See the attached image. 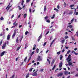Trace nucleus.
<instances>
[{"label": "nucleus", "mask_w": 78, "mask_h": 78, "mask_svg": "<svg viewBox=\"0 0 78 78\" xmlns=\"http://www.w3.org/2000/svg\"><path fill=\"white\" fill-rule=\"evenodd\" d=\"M71 55L70 54L68 56L67 58L66 59L67 61H68V65L69 66H73V65H72V62H70L71 61V60H72V59L70 58L71 57L70 56Z\"/></svg>", "instance_id": "nucleus-1"}, {"label": "nucleus", "mask_w": 78, "mask_h": 78, "mask_svg": "<svg viewBox=\"0 0 78 78\" xmlns=\"http://www.w3.org/2000/svg\"><path fill=\"white\" fill-rule=\"evenodd\" d=\"M42 60V57L38 55V57L37 59V61H41Z\"/></svg>", "instance_id": "nucleus-2"}, {"label": "nucleus", "mask_w": 78, "mask_h": 78, "mask_svg": "<svg viewBox=\"0 0 78 78\" xmlns=\"http://www.w3.org/2000/svg\"><path fill=\"white\" fill-rule=\"evenodd\" d=\"M16 30H14L13 34H12V37L13 38H14V37H15V36H16Z\"/></svg>", "instance_id": "nucleus-3"}, {"label": "nucleus", "mask_w": 78, "mask_h": 78, "mask_svg": "<svg viewBox=\"0 0 78 78\" xmlns=\"http://www.w3.org/2000/svg\"><path fill=\"white\" fill-rule=\"evenodd\" d=\"M63 75V73H59V74H58L57 75V76H58V77H59V76H62V75Z\"/></svg>", "instance_id": "nucleus-4"}, {"label": "nucleus", "mask_w": 78, "mask_h": 78, "mask_svg": "<svg viewBox=\"0 0 78 78\" xmlns=\"http://www.w3.org/2000/svg\"><path fill=\"white\" fill-rule=\"evenodd\" d=\"M42 34H41L38 37V39L37 40L38 42H39V41L41 40V39L42 38Z\"/></svg>", "instance_id": "nucleus-5"}, {"label": "nucleus", "mask_w": 78, "mask_h": 78, "mask_svg": "<svg viewBox=\"0 0 78 78\" xmlns=\"http://www.w3.org/2000/svg\"><path fill=\"white\" fill-rule=\"evenodd\" d=\"M33 76H37V73H36V72H34L33 74H32Z\"/></svg>", "instance_id": "nucleus-6"}, {"label": "nucleus", "mask_w": 78, "mask_h": 78, "mask_svg": "<svg viewBox=\"0 0 78 78\" xmlns=\"http://www.w3.org/2000/svg\"><path fill=\"white\" fill-rule=\"evenodd\" d=\"M62 62H61L59 65V68H61L62 67Z\"/></svg>", "instance_id": "nucleus-7"}, {"label": "nucleus", "mask_w": 78, "mask_h": 78, "mask_svg": "<svg viewBox=\"0 0 78 78\" xmlns=\"http://www.w3.org/2000/svg\"><path fill=\"white\" fill-rule=\"evenodd\" d=\"M5 53H6V51H4L3 52H2L1 53V56H3V55H4V54H5Z\"/></svg>", "instance_id": "nucleus-8"}, {"label": "nucleus", "mask_w": 78, "mask_h": 78, "mask_svg": "<svg viewBox=\"0 0 78 78\" xmlns=\"http://www.w3.org/2000/svg\"><path fill=\"white\" fill-rule=\"evenodd\" d=\"M54 62H55V60L53 59L51 63V66H53V65Z\"/></svg>", "instance_id": "nucleus-9"}, {"label": "nucleus", "mask_w": 78, "mask_h": 78, "mask_svg": "<svg viewBox=\"0 0 78 78\" xmlns=\"http://www.w3.org/2000/svg\"><path fill=\"white\" fill-rule=\"evenodd\" d=\"M67 28H72L73 27V26L70 25H68L67 27Z\"/></svg>", "instance_id": "nucleus-10"}, {"label": "nucleus", "mask_w": 78, "mask_h": 78, "mask_svg": "<svg viewBox=\"0 0 78 78\" xmlns=\"http://www.w3.org/2000/svg\"><path fill=\"white\" fill-rule=\"evenodd\" d=\"M10 35L9 34L8 35L7 37V40H9V39H10Z\"/></svg>", "instance_id": "nucleus-11"}, {"label": "nucleus", "mask_w": 78, "mask_h": 78, "mask_svg": "<svg viewBox=\"0 0 78 78\" xmlns=\"http://www.w3.org/2000/svg\"><path fill=\"white\" fill-rule=\"evenodd\" d=\"M16 23V21H15V23H13V25H14V26H15V27H16V25H18V23Z\"/></svg>", "instance_id": "nucleus-12"}, {"label": "nucleus", "mask_w": 78, "mask_h": 78, "mask_svg": "<svg viewBox=\"0 0 78 78\" xmlns=\"http://www.w3.org/2000/svg\"><path fill=\"white\" fill-rule=\"evenodd\" d=\"M68 74V72L67 71H66L64 72V75H67Z\"/></svg>", "instance_id": "nucleus-13"}, {"label": "nucleus", "mask_w": 78, "mask_h": 78, "mask_svg": "<svg viewBox=\"0 0 78 78\" xmlns=\"http://www.w3.org/2000/svg\"><path fill=\"white\" fill-rule=\"evenodd\" d=\"M65 42V39H64L63 40H62L61 41V42H62V44H64Z\"/></svg>", "instance_id": "nucleus-14"}, {"label": "nucleus", "mask_w": 78, "mask_h": 78, "mask_svg": "<svg viewBox=\"0 0 78 78\" xmlns=\"http://www.w3.org/2000/svg\"><path fill=\"white\" fill-rule=\"evenodd\" d=\"M55 41V40H53L52 42H51V44L50 45V47H51V46L52 44H53V42H54Z\"/></svg>", "instance_id": "nucleus-15"}, {"label": "nucleus", "mask_w": 78, "mask_h": 78, "mask_svg": "<svg viewBox=\"0 0 78 78\" xmlns=\"http://www.w3.org/2000/svg\"><path fill=\"white\" fill-rule=\"evenodd\" d=\"M16 43H18V42H19V39H18V37H17L16 38Z\"/></svg>", "instance_id": "nucleus-16"}, {"label": "nucleus", "mask_w": 78, "mask_h": 78, "mask_svg": "<svg viewBox=\"0 0 78 78\" xmlns=\"http://www.w3.org/2000/svg\"><path fill=\"white\" fill-rule=\"evenodd\" d=\"M27 13H25V14H24L23 16L24 18H26L27 17Z\"/></svg>", "instance_id": "nucleus-17"}, {"label": "nucleus", "mask_w": 78, "mask_h": 78, "mask_svg": "<svg viewBox=\"0 0 78 78\" xmlns=\"http://www.w3.org/2000/svg\"><path fill=\"white\" fill-rule=\"evenodd\" d=\"M44 12H45V11H46V6H44Z\"/></svg>", "instance_id": "nucleus-18"}, {"label": "nucleus", "mask_w": 78, "mask_h": 78, "mask_svg": "<svg viewBox=\"0 0 78 78\" xmlns=\"http://www.w3.org/2000/svg\"><path fill=\"white\" fill-rule=\"evenodd\" d=\"M23 3H24V0H22L21 3V5L22 6H23Z\"/></svg>", "instance_id": "nucleus-19"}, {"label": "nucleus", "mask_w": 78, "mask_h": 78, "mask_svg": "<svg viewBox=\"0 0 78 78\" xmlns=\"http://www.w3.org/2000/svg\"><path fill=\"white\" fill-rule=\"evenodd\" d=\"M55 15L54 14L52 16V17H51V19H54V18H55Z\"/></svg>", "instance_id": "nucleus-20"}, {"label": "nucleus", "mask_w": 78, "mask_h": 78, "mask_svg": "<svg viewBox=\"0 0 78 78\" xmlns=\"http://www.w3.org/2000/svg\"><path fill=\"white\" fill-rule=\"evenodd\" d=\"M54 10H55V11H56L57 12H58V10L56 8H54Z\"/></svg>", "instance_id": "nucleus-21"}, {"label": "nucleus", "mask_w": 78, "mask_h": 78, "mask_svg": "<svg viewBox=\"0 0 78 78\" xmlns=\"http://www.w3.org/2000/svg\"><path fill=\"white\" fill-rule=\"evenodd\" d=\"M11 5V3H9V5H8V6L6 8V9H8V7H9V5Z\"/></svg>", "instance_id": "nucleus-22"}, {"label": "nucleus", "mask_w": 78, "mask_h": 78, "mask_svg": "<svg viewBox=\"0 0 78 78\" xmlns=\"http://www.w3.org/2000/svg\"><path fill=\"white\" fill-rule=\"evenodd\" d=\"M47 19H48V16H46L44 17L45 20H47Z\"/></svg>", "instance_id": "nucleus-23"}, {"label": "nucleus", "mask_w": 78, "mask_h": 78, "mask_svg": "<svg viewBox=\"0 0 78 78\" xmlns=\"http://www.w3.org/2000/svg\"><path fill=\"white\" fill-rule=\"evenodd\" d=\"M61 53V51H59V52H57V55H60V54H61V53Z\"/></svg>", "instance_id": "nucleus-24"}, {"label": "nucleus", "mask_w": 78, "mask_h": 78, "mask_svg": "<svg viewBox=\"0 0 78 78\" xmlns=\"http://www.w3.org/2000/svg\"><path fill=\"white\" fill-rule=\"evenodd\" d=\"M29 75H30V74H29V73L27 74V75L26 76V78H28V77H29Z\"/></svg>", "instance_id": "nucleus-25"}, {"label": "nucleus", "mask_w": 78, "mask_h": 78, "mask_svg": "<svg viewBox=\"0 0 78 78\" xmlns=\"http://www.w3.org/2000/svg\"><path fill=\"white\" fill-rule=\"evenodd\" d=\"M36 51L37 53H39V49L38 48L37 49Z\"/></svg>", "instance_id": "nucleus-26"}, {"label": "nucleus", "mask_w": 78, "mask_h": 78, "mask_svg": "<svg viewBox=\"0 0 78 78\" xmlns=\"http://www.w3.org/2000/svg\"><path fill=\"white\" fill-rule=\"evenodd\" d=\"M56 67V65H54V67L52 68V70H53L55 69V68Z\"/></svg>", "instance_id": "nucleus-27"}, {"label": "nucleus", "mask_w": 78, "mask_h": 78, "mask_svg": "<svg viewBox=\"0 0 78 78\" xmlns=\"http://www.w3.org/2000/svg\"><path fill=\"white\" fill-rule=\"evenodd\" d=\"M73 20H74V19H73L71 21V23H73Z\"/></svg>", "instance_id": "nucleus-28"}, {"label": "nucleus", "mask_w": 78, "mask_h": 78, "mask_svg": "<svg viewBox=\"0 0 78 78\" xmlns=\"http://www.w3.org/2000/svg\"><path fill=\"white\" fill-rule=\"evenodd\" d=\"M46 22H48V23H50V20L48 19L46 20Z\"/></svg>", "instance_id": "nucleus-29"}, {"label": "nucleus", "mask_w": 78, "mask_h": 78, "mask_svg": "<svg viewBox=\"0 0 78 78\" xmlns=\"http://www.w3.org/2000/svg\"><path fill=\"white\" fill-rule=\"evenodd\" d=\"M33 68H30V69H29V71L30 72H32V70H33Z\"/></svg>", "instance_id": "nucleus-30"}, {"label": "nucleus", "mask_w": 78, "mask_h": 78, "mask_svg": "<svg viewBox=\"0 0 78 78\" xmlns=\"http://www.w3.org/2000/svg\"><path fill=\"white\" fill-rule=\"evenodd\" d=\"M21 48V47L20 46V47H18V48H17L16 49V51H18V50H19L20 49V48Z\"/></svg>", "instance_id": "nucleus-31"}, {"label": "nucleus", "mask_w": 78, "mask_h": 78, "mask_svg": "<svg viewBox=\"0 0 78 78\" xmlns=\"http://www.w3.org/2000/svg\"><path fill=\"white\" fill-rule=\"evenodd\" d=\"M27 57L25 58V59L24 60V62H26V60H27Z\"/></svg>", "instance_id": "nucleus-32"}, {"label": "nucleus", "mask_w": 78, "mask_h": 78, "mask_svg": "<svg viewBox=\"0 0 78 78\" xmlns=\"http://www.w3.org/2000/svg\"><path fill=\"white\" fill-rule=\"evenodd\" d=\"M46 44H47V42H44V43L43 44V46L44 47H45V45H46Z\"/></svg>", "instance_id": "nucleus-33"}, {"label": "nucleus", "mask_w": 78, "mask_h": 78, "mask_svg": "<svg viewBox=\"0 0 78 78\" xmlns=\"http://www.w3.org/2000/svg\"><path fill=\"white\" fill-rule=\"evenodd\" d=\"M47 61H48L49 64H50V60H49V59H47Z\"/></svg>", "instance_id": "nucleus-34"}, {"label": "nucleus", "mask_w": 78, "mask_h": 78, "mask_svg": "<svg viewBox=\"0 0 78 78\" xmlns=\"http://www.w3.org/2000/svg\"><path fill=\"white\" fill-rule=\"evenodd\" d=\"M0 20H4V18H3V17H1L0 19Z\"/></svg>", "instance_id": "nucleus-35"}, {"label": "nucleus", "mask_w": 78, "mask_h": 78, "mask_svg": "<svg viewBox=\"0 0 78 78\" xmlns=\"http://www.w3.org/2000/svg\"><path fill=\"white\" fill-rule=\"evenodd\" d=\"M65 38L66 39H68V38H69V37L68 36H65Z\"/></svg>", "instance_id": "nucleus-36"}, {"label": "nucleus", "mask_w": 78, "mask_h": 78, "mask_svg": "<svg viewBox=\"0 0 78 78\" xmlns=\"http://www.w3.org/2000/svg\"><path fill=\"white\" fill-rule=\"evenodd\" d=\"M11 6H10L8 7V9H7L8 11V10H9V8H11Z\"/></svg>", "instance_id": "nucleus-37"}, {"label": "nucleus", "mask_w": 78, "mask_h": 78, "mask_svg": "<svg viewBox=\"0 0 78 78\" xmlns=\"http://www.w3.org/2000/svg\"><path fill=\"white\" fill-rule=\"evenodd\" d=\"M67 5V4L66 3L64 2V6L65 7H66Z\"/></svg>", "instance_id": "nucleus-38"}, {"label": "nucleus", "mask_w": 78, "mask_h": 78, "mask_svg": "<svg viewBox=\"0 0 78 78\" xmlns=\"http://www.w3.org/2000/svg\"><path fill=\"white\" fill-rule=\"evenodd\" d=\"M29 33V32H28V31H26V32H25V34L26 35H27V34H28V33Z\"/></svg>", "instance_id": "nucleus-39"}, {"label": "nucleus", "mask_w": 78, "mask_h": 78, "mask_svg": "<svg viewBox=\"0 0 78 78\" xmlns=\"http://www.w3.org/2000/svg\"><path fill=\"white\" fill-rule=\"evenodd\" d=\"M72 40H73V41H75V38H74V37H72Z\"/></svg>", "instance_id": "nucleus-40"}, {"label": "nucleus", "mask_w": 78, "mask_h": 78, "mask_svg": "<svg viewBox=\"0 0 78 78\" xmlns=\"http://www.w3.org/2000/svg\"><path fill=\"white\" fill-rule=\"evenodd\" d=\"M31 0H26V3H29V2H30Z\"/></svg>", "instance_id": "nucleus-41"}, {"label": "nucleus", "mask_w": 78, "mask_h": 78, "mask_svg": "<svg viewBox=\"0 0 78 78\" xmlns=\"http://www.w3.org/2000/svg\"><path fill=\"white\" fill-rule=\"evenodd\" d=\"M34 51H33L32 52L31 54V56H32V55H33V54H34Z\"/></svg>", "instance_id": "nucleus-42"}, {"label": "nucleus", "mask_w": 78, "mask_h": 78, "mask_svg": "<svg viewBox=\"0 0 78 78\" xmlns=\"http://www.w3.org/2000/svg\"><path fill=\"white\" fill-rule=\"evenodd\" d=\"M14 76H15V75H13L10 78H14Z\"/></svg>", "instance_id": "nucleus-43"}, {"label": "nucleus", "mask_w": 78, "mask_h": 78, "mask_svg": "<svg viewBox=\"0 0 78 78\" xmlns=\"http://www.w3.org/2000/svg\"><path fill=\"white\" fill-rule=\"evenodd\" d=\"M2 42H3V40H2L0 41V45H2Z\"/></svg>", "instance_id": "nucleus-44"}, {"label": "nucleus", "mask_w": 78, "mask_h": 78, "mask_svg": "<svg viewBox=\"0 0 78 78\" xmlns=\"http://www.w3.org/2000/svg\"><path fill=\"white\" fill-rule=\"evenodd\" d=\"M70 50H69V51H68L67 52V53L68 54H69V53H70Z\"/></svg>", "instance_id": "nucleus-45"}, {"label": "nucleus", "mask_w": 78, "mask_h": 78, "mask_svg": "<svg viewBox=\"0 0 78 78\" xmlns=\"http://www.w3.org/2000/svg\"><path fill=\"white\" fill-rule=\"evenodd\" d=\"M31 56H30V57H29V58L28 60V61H30V59H31Z\"/></svg>", "instance_id": "nucleus-46"}, {"label": "nucleus", "mask_w": 78, "mask_h": 78, "mask_svg": "<svg viewBox=\"0 0 78 78\" xmlns=\"http://www.w3.org/2000/svg\"><path fill=\"white\" fill-rule=\"evenodd\" d=\"M3 46L4 47H6V43H5L4 44H3Z\"/></svg>", "instance_id": "nucleus-47"}, {"label": "nucleus", "mask_w": 78, "mask_h": 78, "mask_svg": "<svg viewBox=\"0 0 78 78\" xmlns=\"http://www.w3.org/2000/svg\"><path fill=\"white\" fill-rule=\"evenodd\" d=\"M70 6L71 8H72V7H73V6H74V5H71Z\"/></svg>", "instance_id": "nucleus-48"}, {"label": "nucleus", "mask_w": 78, "mask_h": 78, "mask_svg": "<svg viewBox=\"0 0 78 78\" xmlns=\"http://www.w3.org/2000/svg\"><path fill=\"white\" fill-rule=\"evenodd\" d=\"M60 60H62V56H61L60 57Z\"/></svg>", "instance_id": "nucleus-49"}, {"label": "nucleus", "mask_w": 78, "mask_h": 78, "mask_svg": "<svg viewBox=\"0 0 78 78\" xmlns=\"http://www.w3.org/2000/svg\"><path fill=\"white\" fill-rule=\"evenodd\" d=\"M49 33V31H48L46 34V35H47Z\"/></svg>", "instance_id": "nucleus-50"}, {"label": "nucleus", "mask_w": 78, "mask_h": 78, "mask_svg": "<svg viewBox=\"0 0 78 78\" xmlns=\"http://www.w3.org/2000/svg\"><path fill=\"white\" fill-rule=\"evenodd\" d=\"M19 59V57H18V58H16V61H17V60Z\"/></svg>", "instance_id": "nucleus-51"}, {"label": "nucleus", "mask_w": 78, "mask_h": 78, "mask_svg": "<svg viewBox=\"0 0 78 78\" xmlns=\"http://www.w3.org/2000/svg\"><path fill=\"white\" fill-rule=\"evenodd\" d=\"M23 35H22L20 39L22 40V39H23Z\"/></svg>", "instance_id": "nucleus-52"}, {"label": "nucleus", "mask_w": 78, "mask_h": 78, "mask_svg": "<svg viewBox=\"0 0 78 78\" xmlns=\"http://www.w3.org/2000/svg\"><path fill=\"white\" fill-rule=\"evenodd\" d=\"M65 51V49H63V50L62 51V53H63V52H64V51Z\"/></svg>", "instance_id": "nucleus-53"}, {"label": "nucleus", "mask_w": 78, "mask_h": 78, "mask_svg": "<svg viewBox=\"0 0 78 78\" xmlns=\"http://www.w3.org/2000/svg\"><path fill=\"white\" fill-rule=\"evenodd\" d=\"M29 12H30V13H31V9H30Z\"/></svg>", "instance_id": "nucleus-54"}, {"label": "nucleus", "mask_w": 78, "mask_h": 78, "mask_svg": "<svg viewBox=\"0 0 78 78\" xmlns=\"http://www.w3.org/2000/svg\"><path fill=\"white\" fill-rule=\"evenodd\" d=\"M72 53H74V54H75V53H76L75 52V51H72Z\"/></svg>", "instance_id": "nucleus-55"}, {"label": "nucleus", "mask_w": 78, "mask_h": 78, "mask_svg": "<svg viewBox=\"0 0 78 78\" xmlns=\"http://www.w3.org/2000/svg\"><path fill=\"white\" fill-rule=\"evenodd\" d=\"M43 71H44V69H41L40 70L41 72H43Z\"/></svg>", "instance_id": "nucleus-56"}, {"label": "nucleus", "mask_w": 78, "mask_h": 78, "mask_svg": "<svg viewBox=\"0 0 78 78\" xmlns=\"http://www.w3.org/2000/svg\"><path fill=\"white\" fill-rule=\"evenodd\" d=\"M5 46H2V49H4V48H5Z\"/></svg>", "instance_id": "nucleus-57"}, {"label": "nucleus", "mask_w": 78, "mask_h": 78, "mask_svg": "<svg viewBox=\"0 0 78 78\" xmlns=\"http://www.w3.org/2000/svg\"><path fill=\"white\" fill-rule=\"evenodd\" d=\"M57 8L58 9H59V5H57Z\"/></svg>", "instance_id": "nucleus-58"}, {"label": "nucleus", "mask_w": 78, "mask_h": 78, "mask_svg": "<svg viewBox=\"0 0 78 78\" xmlns=\"http://www.w3.org/2000/svg\"><path fill=\"white\" fill-rule=\"evenodd\" d=\"M35 49H36V48H35V47H34L33 48V50H35Z\"/></svg>", "instance_id": "nucleus-59"}, {"label": "nucleus", "mask_w": 78, "mask_h": 78, "mask_svg": "<svg viewBox=\"0 0 78 78\" xmlns=\"http://www.w3.org/2000/svg\"><path fill=\"white\" fill-rule=\"evenodd\" d=\"M76 15H78V12H76Z\"/></svg>", "instance_id": "nucleus-60"}, {"label": "nucleus", "mask_w": 78, "mask_h": 78, "mask_svg": "<svg viewBox=\"0 0 78 78\" xmlns=\"http://www.w3.org/2000/svg\"><path fill=\"white\" fill-rule=\"evenodd\" d=\"M13 17H14V15H12L11 17V18L12 19Z\"/></svg>", "instance_id": "nucleus-61"}, {"label": "nucleus", "mask_w": 78, "mask_h": 78, "mask_svg": "<svg viewBox=\"0 0 78 78\" xmlns=\"http://www.w3.org/2000/svg\"><path fill=\"white\" fill-rule=\"evenodd\" d=\"M22 27V25H20L19 26V28H21V27Z\"/></svg>", "instance_id": "nucleus-62"}, {"label": "nucleus", "mask_w": 78, "mask_h": 78, "mask_svg": "<svg viewBox=\"0 0 78 78\" xmlns=\"http://www.w3.org/2000/svg\"><path fill=\"white\" fill-rule=\"evenodd\" d=\"M19 9L20 10H21V9H22V7H20V8H19Z\"/></svg>", "instance_id": "nucleus-63"}, {"label": "nucleus", "mask_w": 78, "mask_h": 78, "mask_svg": "<svg viewBox=\"0 0 78 78\" xmlns=\"http://www.w3.org/2000/svg\"><path fill=\"white\" fill-rule=\"evenodd\" d=\"M70 78V76H68L67 77V78Z\"/></svg>", "instance_id": "nucleus-64"}]
</instances>
